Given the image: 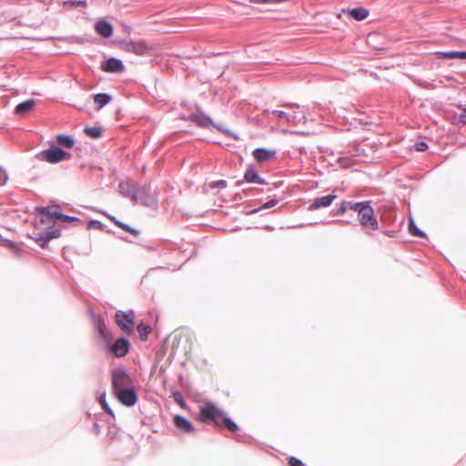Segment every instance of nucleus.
Returning <instances> with one entry per match:
<instances>
[{"mask_svg":"<svg viewBox=\"0 0 466 466\" xmlns=\"http://www.w3.org/2000/svg\"><path fill=\"white\" fill-rule=\"evenodd\" d=\"M198 420L203 423H214L218 427H224L231 432L238 430L237 423L228 418L222 410L211 402H208L200 408Z\"/></svg>","mask_w":466,"mask_h":466,"instance_id":"nucleus-1","label":"nucleus"},{"mask_svg":"<svg viewBox=\"0 0 466 466\" xmlns=\"http://www.w3.org/2000/svg\"><path fill=\"white\" fill-rule=\"evenodd\" d=\"M351 209L358 213V219L367 233L379 228V222L374 215V209L369 202H357L351 205Z\"/></svg>","mask_w":466,"mask_h":466,"instance_id":"nucleus-2","label":"nucleus"},{"mask_svg":"<svg viewBox=\"0 0 466 466\" xmlns=\"http://www.w3.org/2000/svg\"><path fill=\"white\" fill-rule=\"evenodd\" d=\"M111 382L113 394L135 385L132 377L123 368L111 370Z\"/></svg>","mask_w":466,"mask_h":466,"instance_id":"nucleus-3","label":"nucleus"},{"mask_svg":"<svg viewBox=\"0 0 466 466\" xmlns=\"http://www.w3.org/2000/svg\"><path fill=\"white\" fill-rule=\"evenodd\" d=\"M71 155L64 151L56 146H52L49 149L41 151L37 157L41 161H46L51 164L58 163L63 160L69 159Z\"/></svg>","mask_w":466,"mask_h":466,"instance_id":"nucleus-4","label":"nucleus"},{"mask_svg":"<svg viewBox=\"0 0 466 466\" xmlns=\"http://www.w3.org/2000/svg\"><path fill=\"white\" fill-rule=\"evenodd\" d=\"M115 319L117 326L127 335L131 334L135 327V313L133 310L128 312L118 310L116 312Z\"/></svg>","mask_w":466,"mask_h":466,"instance_id":"nucleus-5","label":"nucleus"},{"mask_svg":"<svg viewBox=\"0 0 466 466\" xmlns=\"http://www.w3.org/2000/svg\"><path fill=\"white\" fill-rule=\"evenodd\" d=\"M36 211L40 215L39 221L36 224L37 227L45 224L49 226V224L54 223L58 218L60 213L57 211V208L50 207L37 208Z\"/></svg>","mask_w":466,"mask_h":466,"instance_id":"nucleus-6","label":"nucleus"},{"mask_svg":"<svg viewBox=\"0 0 466 466\" xmlns=\"http://www.w3.org/2000/svg\"><path fill=\"white\" fill-rule=\"evenodd\" d=\"M114 395L121 404L127 407H132L137 401V394L136 392L135 385L126 390H122Z\"/></svg>","mask_w":466,"mask_h":466,"instance_id":"nucleus-7","label":"nucleus"},{"mask_svg":"<svg viewBox=\"0 0 466 466\" xmlns=\"http://www.w3.org/2000/svg\"><path fill=\"white\" fill-rule=\"evenodd\" d=\"M130 349L129 341L125 338L117 339L111 346L110 351L116 357H125Z\"/></svg>","mask_w":466,"mask_h":466,"instance_id":"nucleus-8","label":"nucleus"},{"mask_svg":"<svg viewBox=\"0 0 466 466\" xmlns=\"http://www.w3.org/2000/svg\"><path fill=\"white\" fill-rule=\"evenodd\" d=\"M254 159L258 163H264L276 157V150L268 148H256L252 152Z\"/></svg>","mask_w":466,"mask_h":466,"instance_id":"nucleus-9","label":"nucleus"},{"mask_svg":"<svg viewBox=\"0 0 466 466\" xmlns=\"http://www.w3.org/2000/svg\"><path fill=\"white\" fill-rule=\"evenodd\" d=\"M154 47L152 46L147 45V43L140 42H131L127 45V50L132 52L138 56H143L150 51H152Z\"/></svg>","mask_w":466,"mask_h":466,"instance_id":"nucleus-10","label":"nucleus"},{"mask_svg":"<svg viewBox=\"0 0 466 466\" xmlns=\"http://www.w3.org/2000/svg\"><path fill=\"white\" fill-rule=\"evenodd\" d=\"M271 115L276 119H279V120L283 119L288 123H293V124L299 123L301 121V119H303V120L305 119L304 116H301V118H299L297 111H293V113L290 114V113H288L283 110H274L271 112Z\"/></svg>","mask_w":466,"mask_h":466,"instance_id":"nucleus-11","label":"nucleus"},{"mask_svg":"<svg viewBox=\"0 0 466 466\" xmlns=\"http://www.w3.org/2000/svg\"><path fill=\"white\" fill-rule=\"evenodd\" d=\"M101 69L105 72L119 73L124 70V65L121 60L111 57L101 65Z\"/></svg>","mask_w":466,"mask_h":466,"instance_id":"nucleus-12","label":"nucleus"},{"mask_svg":"<svg viewBox=\"0 0 466 466\" xmlns=\"http://www.w3.org/2000/svg\"><path fill=\"white\" fill-rule=\"evenodd\" d=\"M96 32L105 38H108L113 34V26L105 20H98L95 25Z\"/></svg>","mask_w":466,"mask_h":466,"instance_id":"nucleus-13","label":"nucleus"},{"mask_svg":"<svg viewBox=\"0 0 466 466\" xmlns=\"http://www.w3.org/2000/svg\"><path fill=\"white\" fill-rule=\"evenodd\" d=\"M337 198L336 195H327L324 197L317 198L312 204H310L309 209V210H316L319 208H326L329 207L333 200Z\"/></svg>","mask_w":466,"mask_h":466,"instance_id":"nucleus-14","label":"nucleus"},{"mask_svg":"<svg viewBox=\"0 0 466 466\" xmlns=\"http://www.w3.org/2000/svg\"><path fill=\"white\" fill-rule=\"evenodd\" d=\"M174 423L177 429L185 433H190L194 431L192 423L186 418L176 415L174 417Z\"/></svg>","mask_w":466,"mask_h":466,"instance_id":"nucleus-15","label":"nucleus"},{"mask_svg":"<svg viewBox=\"0 0 466 466\" xmlns=\"http://www.w3.org/2000/svg\"><path fill=\"white\" fill-rule=\"evenodd\" d=\"M244 178L248 183H257L261 185L267 184L266 181L258 175V173L253 167H248L246 170Z\"/></svg>","mask_w":466,"mask_h":466,"instance_id":"nucleus-16","label":"nucleus"},{"mask_svg":"<svg viewBox=\"0 0 466 466\" xmlns=\"http://www.w3.org/2000/svg\"><path fill=\"white\" fill-rule=\"evenodd\" d=\"M106 217L108 218V219L110 221H112L116 226H117L118 228H120L124 231L128 232L131 235L135 236V237H137L140 234L139 230L131 228L130 226H128L126 223L121 222L120 220L116 219L115 217L109 216V215H106Z\"/></svg>","mask_w":466,"mask_h":466,"instance_id":"nucleus-17","label":"nucleus"},{"mask_svg":"<svg viewBox=\"0 0 466 466\" xmlns=\"http://www.w3.org/2000/svg\"><path fill=\"white\" fill-rule=\"evenodd\" d=\"M436 56L440 59H466V52H437Z\"/></svg>","mask_w":466,"mask_h":466,"instance_id":"nucleus-18","label":"nucleus"},{"mask_svg":"<svg viewBox=\"0 0 466 466\" xmlns=\"http://www.w3.org/2000/svg\"><path fill=\"white\" fill-rule=\"evenodd\" d=\"M59 236L60 232L58 230L46 231L43 234H38V238L35 237V240H43V243H41L40 246L45 248L49 240L58 238Z\"/></svg>","mask_w":466,"mask_h":466,"instance_id":"nucleus-19","label":"nucleus"},{"mask_svg":"<svg viewBox=\"0 0 466 466\" xmlns=\"http://www.w3.org/2000/svg\"><path fill=\"white\" fill-rule=\"evenodd\" d=\"M35 106V101L34 100H26L25 102H22L18 104L15 108V112L17 115L24 116L27 112L33 109Z\"/></svg>","mask_w":466,"mask_h":466,"instance_id":"nucleus-20","label":"nucleus"},{"mask_svg":"<svg viewBox=\"0 0 466 466\" xmlns=\"http://www.w3.org/2000/svg\"><path fill=\"white\" fill-rule=\"evenodd\" d=\"M348 13L358 21L364 20L369 15V11L363 7L350 9Z\"/></svg>","mask_w":466,"mask_h":466,"instance_id":"nucleus-21","label":"nucleus"},{"mask_svg":"<svg viewBox=\"0 0 466 466\" xmlns=\"http://www.w3.org/2000/svg\"><path fill=\"white\" fill-rule=\"evenodd\" d=\"M56 142L66 148H72L75 146V140L67 135H58L56 137Z\"/></svg>","mask_w":466,"mask_h":466,"instance_id":"nucleus-22","label":"nucleus"},{"mask_svg":"<svg viewBox=\"0 0 466 466\" xmlns=\"http://www.w3.org/2000/svg\"><path fill=\"white\" fill-rule=\"evenodd\" d=\"M111 100V96L107 94H97L94 97L95 103L97 105V109H101Z\"/></svg>","mask_w":466,"mask_h":466,"instance_id":"nucleus-23","label":"nucleus"},{"mask_svg":"<svg viewBox=\"0 0 466 466\" xmlns=\"http://www.w3.org/2000/svg\"><path fill=\"white\" fill-rule=\"evenodd\" d=\"M137 331L139 333V338L141 340L146 341L148 338V334L151 332V327L140 323L137 325Z\"/></svg>","mask_w":466,"mask_h":466,"instance_id":"nucleus-24","label":"nucleus"},{"mask_svg":"<svg viewBox=\"0 0 466 466\" xmlns=\"http://www.w3.org/2000/svg\"><path fill=\"white\" fill-rule=\"evenodd\" d=\"M84 131L88 137L92 138L100 137L102 135V129L96 127H86Z\"/></svg>","mask_w":466,"mask_h":466,"instance_id":"nucleus-25","label":"nucleus"},{"mask_svg":"<svg viewBox=\"0 0 466 466\" xmlns=\"http://www.w3.org/2000/svg\"><path fill=\"white\" fill-rule=\"evenodd\" d=\"M409 231L414 237L424 238L425 234L420 231L412 219L409 222Z\"/></svg>","mask_w":466,"mask_h":466,"instance_id":"nucleus-26","label":"nucleus"},{"mask_svg":"<svg viewBox=\"0 0 466 466\" xmlns=\"http://www.w3.org/2000/svg\"><path fill=\"white\" fill-rule=\"evenodd\" d=\"M96 330L97 332L99 333L101 339H103L104 340H107V336H106V324L104 323V321H102L101 319H98L96 321Z\"/></svg>","mask_w":466,"mask_h":466,"instance_id":"nucleus-27","label":"nucleus"},{"mask_svg":"<svg viewBox=\"0 0 466 466\" xmlns=\"http://www.w3.org/2000/svg\"><path fill=\"white\" fill-rule=\"evenodd\" d=\"M99 402L103 408V410L109 415L113 416V411L112 410L109 408L108 404L106 403V394H102L100 397H99Z\"/></svg>","mask_w":466,"mask_h":466,"instance_id":"nucleus-28","label":"nucleus"},{"mask_svg":"<svg viewBox=\"0 0 466 466\" xmlns=\"http://www.w3.org/2000/svg\"><path fill=\"white\" fill-rule=\"evenodd\" d=\"M65 5L66 6H86V2L85 0H79V1H75V0H68L66 2H65Z\"/></svg>","mask_w":466,"mask_h":466,"instance_id":"nucleus-29","label":"nucleus"},{"mask_svg":"<svg viewBox=\"0 0 466 466\" xmlns=\"http://www.w3.org/2000/svg\"><path fill=\"white\" fill-rule=\"evenodd\" d=\"M59 220L63 221V222H73V221H78L79 219L75 218V217H70V216H67V215H64V214H61L59 213V217L58 218Z\"/></svg>","mask_w":466,"mask_h":466,"instance_id":"nucleus-30","label":"nucleus"},{"mask_svg":"<svg viewBox=\"0 0 466 466\" xmlns=\"http://www.w3.org/2000/svg\"><path fill=\"white\" fill-rule=\"evenodd\" d=\"M209 187L212 188H214V187L225 188L227 187V182L225 180L214 181L209 184Z\"/></svg>","mask_w":466,"mask_h":466,"instance_id":"nucleus-31","label":"nucleus"},{"mask_svg":"<svg viewBox=\"0 0 466 466\" xmlns=\"http://www.w3.org/2000/svg\"><path fill=\"white\" fill-rule=\"evenodd\" d=\"M289 466H306L299 459L296 457H290L289 459Z\"/></svg>","mask_w":466,"mask_h":466,"instance_id":"nucleus-32","label":"nucleus"},{"mask_svg":"<svg viewBox=\"0 0 466 466\" xmlns=\"http://www.w3.org/2000/svg\"><path fill=\"white\" fill-rule=\"evenodd\" d=\"M355 203H351V202H342L341 205H340V208H339V213L340 214H344L347 209H351V205H354Z\"/></svg>","mask_w":466,"mask_h":466,"instance_id":"nucleus-33","label":"nucleus"},{"mask_svg":"<svg viewBox=\"0 0 466 466\" xmlns=\"http://www.w3.org/2000/svg\"><path fill=\"white\" fill-rule=\"evenodd\" d=\"M415 149L419 152H423L428 149V145L425 142H419L414 146Z\"/></svg>","mask_w":466,"mask_h":466,"instance_id":"nucleus-34","label":"nucleus"},{"mask_svg":"<svg viewBox=\"0 0 466 466\" xmlns=\"http://www.w3.org/2000/svg\"><path fill=\"white\" fill-rule=\"evenodd\" d=\"M8 179L5 171L0 167V186H4Z\"/></svg>","mask_w":466,"mask_h":466,"instance_id":"nucleus-35","label":"nucleus"},{"mask_svg":"<svg viewBox=\"0 0 466 466\" xmlns=\"http://www.w3.org/2000/svg\"><path fill=\"white\" fill-rule=\"evenodd\" d=\"M174 400L182 408L185 407V401H184L183 397H182V395L180 393H178V392L174 393Z\"/></svg>","mask_w":466,"mask_h":466,"instance_id":"nucleus-36","label":"nucleus"},{"mask_svg":"<svg viewBox=\"0 0 466 466\" xmlns=\"http://www.w3.org/2000/svg\"><path fill=\"white\" fill-rule=\"evenodd\" d=\"M278 203V200L277 199H271L268 202H266L265 204H263L259 209H266V208H270L272 207H274L275 205H277Z\"/></svg>","mask_w":466,"mask_h":466,"instance_id":"nucleus-37","label":"nucleus"},{"mask_svg":"<svg viewBox=\"0 0 466 466\" xmlns=\"http://www.w3.org/2000/svg\"><path fill=\"white\" fill-rule=\"evenodd\" d=\"M284 106L289 107V108H293V109H299V105H297V104H286V105H284Z\"/></svg>","mask_w":466,"mask_h":466,"instance_id":"nucleus-38","label":"nucleus"},{"mask_svg":"<svg viewBox=\"0 0 466 466\" xmlns=\"http://www.w3.org/2000/svg\"><path fill=\"white\" fill-rule=\"evenodd\" d=\"M123 187H124V183H120V184H119V189H120V192H121L124 196H127V195H128L127 193L123 192Z\"/></svg>","mask_w":466,"mask_h":466,"instance_id":"nucleus-39","label":"nucleus"},{"mask_svg":"<svg viewBox=\"0 0 466 466\" xmlns=\"http://www.w3.org/2000/svg\"><path fill=\"white\" fill-rule=\"evenodd\" d=\"M461 120L466 123V107L464 108V113L461 116Z\"/></svg>","mask_w":466,"mask_h":466,"instance_id":"nucleus-40","label":"nucleus"},{"mask_svg":"<svg viewBox=\"0 0 466 466\" xmlns=\"http://www.w3.org/2000/svg\"><path fill=\"white\" fill-rule=\"evenodd\" d=\"M207 123H208V120H203V121L200 123V125L204 127V126H206V124H207Z\"/></svg>","mask_w":466,"mask_h":466,"instance_id":"nucleus-41","label":"nucleus"},{"mask_svg":"<svg viewBox=\"0 0 466 466\" xmlns=\"http://www.w3.org/2000/svg\"><path fill=\"white\" fill-rule=\"evenodd\" d=\"M357 160H352L350 163H349L350 165L353 164V163H356Z\"/></svg>","mask_w":466,"mask_h":466,"instance_id":"nucleus-42","label":"nucleus"},{"mask_svg":"<svg viewBox=\"0 0 466 466\" xmlns=\"http://www.w3.org/2000/svg\"><path fill=\"white\" fill-rule=\"evenodd\" d=\"M265 114L268 115L269 114V111L268 110H265L264 111Z\"/></svg>","mask_w":466,"mask_h":466,"instance_id":"nucleus-43","label":"nucleus"},{"mask_svg":"<svg viewBox=\"0 0 466 466\" xmlns=\"http://www.w3.org/2000/svg\"><path fill=\"white\" fill-rule=\"evenodd\" d=\"M358 156H359V154L356 153V154L352 155L351 157H358Z\"/></svg>","mask_w":466,"mask_h":466,"instance_id":"nucleus-44","label":"nucleus"},{"mask_svg":"<svg viewBox=\"0 0 466 466\" xmlns=\"http://www.w3.org/2000/svg\"><path fill=\"white\" fill-rule=\"evenodd\" d=\"M349 157H344L343 161H348Z\"/></svg>","mask_w":466,"mask_h":466,"instance_id":"nucleus-45","label":"nucleus"},{"mask_svg":"<svg viewBox=\"0 0 466 466\" xmlns=\"http://www.w3.org/2000/svg\"><path fill=\"white\" fill-rule=\"evenodd\" d=\"M267 228H268V229H270V230H271V229H273V228H272V227H267Z\"/></svg>","mask_w":466,"mask_h":466,"instance_id":"nucleus-46","label":"nucleus"}]
</instances>
